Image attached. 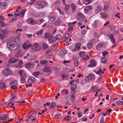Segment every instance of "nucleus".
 Returning a JSON list of instances; mask_svg holds the SVG:
<instances>
[{"mask_svg": "<svg viewBox=\"0 0 123 123\" xmlns=\"http://www.w3.org/2000/svg\"><path fill=\"white\" fill-rule=\"evenodd\" d=\"M7 45L8 49L11 51L19 48V46L17 44V42L15 41H9L7 43Z\"/></svg>", "mask_w": 123, "mask_h": 123, "instance_id": "1", "label": "nucleus"}, {"mask_svg": "<svg viewBox=\"0 0 123 123\" xmlns=\"http://www.w3.org/2000/svg\"><path fill=\"white\" fill-rule=\"evenodd\" d=\"M34 5L37 8L40 9L47 6L48 4L44 1H38L35 3Z\"/></svg>", "mask_w": 123, "mask_h": 123, "instance_id": "2", "label": "nucleus"}, {"mask_svg": "<svg viewBox=\"0 0 123 123\" xmlns=\"http://www.w3.org/2000/svg\"><path fill=\"white\" fill-rule=\"evenodd\" d=\"M7 36L6 31L3 29H0V40H3Z\"/></svg>", "mask_w": 123, "mask_h": 123, "instance_id": "3", "label": "nucleus"}, {"mask_svg": "<svg viewBox=\"0 0 123 123\" xmlns=\"http://www.w3.org/2000/svg\"><path fill=\"white\" fill-rule=\"evenodd\" d=\"M95 78V75L94 74H90L86 77L85 79L87 82H89L91 80H94Z\"/></svg>", "mask_w": 123, "mask_h": 123, "instance_id": "4", "label": "nucleus"}, {"mask_svg": "<svg viewBox=\"0 0 123 123\" xmlns=\"http://www.w3.org/2000/svg\"><path fill=\"white\" fill-rule=\"evenodd\" d=\"M10 85L11 86V88L14 90L17 89V86L18 85V82L17 80H15L11 82L10 84Z\"/></svg>", "mask_w": 123, "mask_h": 123, "instance_id": "5", "label": "nucleus"}, {"mask_svg": "<svg viewBox=\"0 0 123 123\" xmlns=\"http://www.w3.org/2000/svg\"><path fill=\"white\" fill-rule=\"evenodd\" d=\"M2 74L5 76H8L12 73V71L9 69H6L3 70L2 72Z\"/></svg>", "mask_w": 123, "mask_h": 123, "instance_id": "6", "label": "nucleus"}, {"mask_svg": "<svg viewBox=\"0 0 123 123\" xmlns=\"http://www.w3.org/2000/svg\"><path fill=\"white\" fill-rule=\"evenodd\" d=\"M8 115L5 114L3 115L2 114H0V122H3L8 119Z\"/></svg>", "mask_w": 123, "mask_h": 123, "instance_id": "7", "label": "nucleus"}, {"mask_svg": "<svg viewBox=\"0 0 123 123\" xmlns=\"http://www.w3.org/2000/svg\"><path fill=\"white\" fill-rule=\"evenodd\" d=\"M31 48L35 51H39L41 49V47L37 44H33L31 47Z\"/></svg>", "mask_w": 123, "mask_h": 123, "instance_id": "8", "label": "nucleus"}, {"mask_svg": "<svg viewBox=\"0 0 123 123\" xmlns=\"http://www.w3.org/2000/svg\"><path fill=\"white\" fill-rule=\"evenodd\" d=\"M27 22L29 24H31L32 25H34L37 23V22L36 20L33 21V18L30 17L28 18L27 20Z\"/></svg>", "mask_w": 123, "mask_h": 123, "instance_id": "9", "label": "nucleus"}, {"mask_svg": "<svg viewBox=\"0 0 123 123\" xmlns=\"http://www.w3.org/2000/svg\"><path fill=\"white\" fill-rule=\"evenodd\" d=\"M101 24V22L100 20H96L94 21L92 25V27L94 28H96L97 26H99Z\"/></svg>", "mask_w": 123, "mask_h": 123, "instance_id": "10", "label": "nucleus"}, {"mask_svg": "<svg viewBox=\"0 0 123 123\" xmlns=\"http://www.w3.org/2000/svg\"><path fill=\"white\" fill-rule=\"evenodd\" d=\"M66 53L65 49L63 48L59 51L58 54L61 57H64L65 55L66 54Z\"/></svg>", "mask_w": 123, "mask_h": 123, "instance_id": "11", "label": "nucleus"}, {"mask_svg": "<svg viewBox=\"0 0 123 123\" xmlns=\"http://www.w3.org/2000/svg\"><path fill=\"white\" fill-rule=\"evenodd\" d=\"M90 64L88 65L87 66L88 67H93L96 65V63L95 60L94 59H92L90 61Z\"/></svg>", "mask_w": 123, "mask_h": 123, "instance_id": "12", "label": "nucleus"}, {"mask_svg": "<svg viewBox=\"0 0 123 123\" xmlns=\"http://www.w3.org/2000/svg\"><path fill=\"white\" fill-rule=\"evenodd\" d=\"M24 54V52L22 50H20L18 51V53L15 55V57H20L22 56Z\"/></svg>", "mask_w": 123, "mask_h": 123, "instance_id": "13", "label": "nucleus"}, {"mask_svg": "<svg viewBox=\"0 0 123 123\" xmlns=\"http://www.w3.org/2000/svg\"><path fill=\"white\" fill-rule=\"evenodd\" d=\"M36 80V78L32 76H31L29 77L28 80V82L29 84H31L35 81Z\"/></svg>", "mask_w": 123, "mask_h": 123, "instance_id": "14", "label": "nucleus"}, {"mask_svg": "<svg viewBox=\"0 0 123 123\" xmlns=\"http://www.w3.org/2000/svg\"><path fill=\"white\" fill-rule=\"evenodd\" d=\"M11 96L12 97L11 99H9L8 100L9 104H11V102H13L16 99L15 95L14 94H11Z\"/></svg>", "mask_w": 123, "mask_h": 123, "instance_id": "15", "label": "nucleus"}, {"mask_svg": "<svg viewBox=\"0 0 123 123\" xmlns=\"http://www.w3.org/2000/svg\"><path fill=\"white\" fill-rule=\"evenodd\" d=\"M18 60V59L13 58L9 59L8 62L10 64H12L16 62Z\"/></svg>", "mask_w": 123, "mask_h": 123, "instance_id": "16", "label": "nucleus"}, {"mask_svg": "<svg viewBox=\"0 0 123 123\" xmlns=\"http://www.w3.org/2000/svg\"><path fill=\"white\" fill-rule=\"evenodd\" d=\"M104 47V44L103 43H99L96 46V48L98 50H99L101 48Z\"/></svg>", "mask_w": 123, "mask_h": 123, "instance_id": "17", "label": "nucleus"}, {"mask_svg": "<svg viewBox=\"0 0 123 123\" xmlns=\"http://www.w3.org/2000/svg\"><path fill=\"white\" fill-rule=\"evenodd\" d=\"M78 19L80 21H82L85 18V17L84 15L81 13L79 12L78 13Z\"/></svg>", "mask_w": 123, "mask_h": 123, "instance_id": "18", "label": "nucleus"}, {"mask_svg": "<svg viewBox=\"0 0 123 123\" xmlns=\"http://www.w3.org/2000/svg\"><path fill=\"white\" fill-rule=\"evenodd\" d=\"M34 64L33 63H28L25 65V67L27 68L30 69L34 66Z\"/></svg>", "mask_w": 123, "mask_h": 123, "instance_id": "19", "label": "nucleus"}, {"mask_svg": "<svg viewBox=\"0 0 123 123\" xmlns=\"http://www.w3.org/2000/svg\"><path fill=\"white\" fill-rule=\"evenodd\" d=\"M46 14L45 13L43 12H39L37 14V17L40 18L45 16Z\"/></svg>", "mask_w": 123, "mask_h": 123, "instance_id": "20", "label": "nucleus"}, {"mask_svg": "<svg viewBox=\"0 0 123 123\" xmlns=\"http://www.w3.org/2000/svg\"><path fill=\"white\" fill-rule=\"evenodd\" d=\"M0 7L2 9H6L7 8V6L5 2L3 3H0Z\"/></svg>", "mask_w": 123, "mask_h": 123, "instance_id": "21", "label": "nucleus"}, {"mask_svg": "<svg viewBox=\"0 0 123 123\" xmlns=\"http://www.w3.org/2000/svg\"><path fill=\"white\" fill-rule=\"evenodd\" d=\"M92 8V6H89L86 7L84 9V12L86 13L87 12V11H89Z\"/></svg>", "mask_w": 123, "mask_h": 123, "instance_id": "22", "label": "nucleus"}, {"mask_svg": "<svg viewBox=\"0 0 123 123\" xmlns=\"http://www.w3.org/2000/svg\"><path fill=\"white\" fill-rule=\"evenodd\" d=\"M71 6L72 10L71 12L72 13H74L75 12L76 10V6L73 3H72L71 4Z\"/></svg>", "mask_w": 123, "mask_h": 123, "instance_id": "23", "label": "nucleus"}, {"mask_svg": "<svg viewBox=\"0 0 123 123\" xmlns=\"http://www.w3.org/2000/svg\"><path fill=\"white\" fill-rule=\"evenodd\" d=\"M19 74L22 77H24L26 75L25 71L23 70H20L18 72Z\"/></svg>", "mask_w": 123, "mask_h": 123, "instance_id": "24", "label": "nucleus"}, {"mask_svg": "<svg viewBox=\"0 0 123 123\" xmlns=\"http://www.w3.org/2000/svg\"><path fill=\"white\" fill-rule=\"evenodd\" d=\"M25 11V10H22L19 13H18V16L21 17H23L24 15Z\"/></svg>", "mask_w": 123, "mask_h": 123, "instance_id": "25", "label": "nucleus"}, {"mask_svg": "<svg viewBox=\"0 0 123 123\" xmlns=\"http://www.w3.org/2000/svg\"><path fill=\"white\" fill-rule=\"evenodd\" d=\"M93 0H83L84 4L86 5L89 4L91 3L92 2Z\"/></svg>", "mask_w": 123, "mask_h": 123, "instance_id": "26", "label": "nucleus"}, {"mask_svg": "<svg viewBox=\"0 0 123 123\" xmlns=\"http://www.w3.org/2000/svg\"><path fill=\"white\" fill-rule=\"evenodd\" d=\"M70 97V100L71 102L73 103L75 101V96L73 95H70L69 96Z\"/></svg>", "mask_w": 123, "mask_h": 123, "instance_id": "27", "label": "nucleus"}, {"mask_svg": "<svg viewBox=\"0 0 123 123\" xmlns=\"http://www.w3.org/2000/svg\"><path fill=\"white\" fill-rule=\"evenodd\" d=\"M55 41V38L52 37H50L49 39V42L50 43H53Z\"/></svg>", "mask_w": 123, "mask_h": 123, "instance_id": "28", "label": "nucleus"}, {"mask_svg": "<svg viewBox=\"0 0 123 123\" xmlns=\"http://www.w3.org/2000/svg\"><path fill=\"white\" fill-rule=\"evenodd\" d=\"M48 19L50 22H53L55 19V17L52 16H48Z\"/></svg>", "mask_w": 123, "mask_h": 123, "instance_id": "29", "label": "nucleus"}, {"mask_svg": "<svg viewBox=\"0 0 123 123\" xmlns=\"http://www.w3.org/2000/svg\"><path fill=\"white\" fill-rule=\"evenodd\" d=\"M98 89V87L97 86H93L91 87V90L93 92H95L97 91Z\"/></svg>", "mask_w": 123, "mask_h": 123, "instance_id": "30", "label": "nucleus"}, {"mask_svg": "<svg viewBox=\"0 0 123 123\" xmlns=\"http://www.w3.org/2000/svg\"><path fill=\"white\" fill-rule=\"evenodd\" d=\"M77 87V85L75 84H74L71 86L70 89L71 90H75L76 88Z\"/></svg>", "mask_w": 123, "mask_h": 123, "instance_id": "31", "label": "nucleus"}, {"mask_svg": "<svg viewBox=\"0 0 123 123\" xmlns=\"http://www.w3.org/2000/svg\"><path fill=\"white\" fill-rule=\"evenodd\" d=\"M48 45L45 43H43L42 45V48L43 50L46 49L48 47Z\"/></svg>", "mask_w": 123, "mask_h": 123, "instance_id": "32", "label": "nucleus"}, {"mask_svg": "<svg viewBox=\"0 0 123 123\" xmlns=\"http://www.w3.org/2000/svg\"><path fill=\"white\" fill-rule=\"evenodd\" d=\"M80 44L79 43H76L75 44V48L77 50H79L80 48Z\"/></svg>", "mask_w": 123, "mask_h": 123, "instance_id": "33", "label": "nucleus"}, {"mask_svg": "<svg viewBox=\"0 0 123 123\" xmlns=\"http://www.w3.org/2000/svg\"><path fill=\"white\" fill-rule=\"evenodd\" d=\"M96 73L97 74H98L99 75L101 74L104 73V72L102 71L101 69H99L96 72Z\"/></svg>", "mask_w": 123, "mask_h": 123, "instance_id": "34", "label": "nucleus"}, {"mask_svg": "<svg viewBox=\"0 0 123 123\" xmlns=\"http://www.w3.org/2000/svg\"><path fill=\"white\" fill-rule=\"evenodd\" d=\"M87 47L89 49H91L92 47V44L91 42H89L87 44Z\"/></svg>", "mask_w": 123, "mask_h": 123, "instance_id": "35", "label": "nucleus"}, {"mask_svg": "<svg viewBox=\"0 0 123 123\" xmlns=\"http://www.w3.org/2000/svg\"><path fill=\"white\" fill-rule=\"evenodd\" d=\"M100 15L101 17L103 18H106L108 17L107 15L104 13H100Z\"/></svg>", "mask_w": 123, "mask_h": 123, "instance_id": "36", "label": "nucleus"}, {"mask_svg": "<svg viewBox=\"0 0 123 123\" xmlns=\"http://www.w3.org/2000/svg\"><path fill=\"white\" fill-rule=\"evenodd\" d=\"M28 42L27 41L25 42L22 45L23 48L25 49H27V45L28 44Z\"/></svg>", "mask_w": 123, "mask_h": 123, "instance_id": "37", "label": "nucleus"}, {"mask_svg": "<svg viewBox=\"0 0 123 123\" xmlns=\"http://www.w3.org/2000/svg\"><path fill=\"white\" fill-rule=\"evenodd\" d=\"M62 94H68V91L66 89H63L61 91Z\"/></svg>", "mask_w": 123, "mask_h": 123, "instance_id": "38", "label": "nucleus"}, {"mask_svg": "<svg viewBox=\"0 0 123 123\" xmlns=\"http://www.w3.org/2000/svg\"><path fill=\"white\" fill-rule=\"evenodd\" d=\"M101 7L100 6H99L95 10V11L96 13H98L101 11Z\"/></svg>", "mask_w": 123, "mask_h": 123, "instance_id": "39", "label": "nucleus"}, {"mask_svg": "<svg viewBox=\"0 0 123 123\" xmlns=\"http://www.w3.org/2000/svg\"><path fill=\"white\" fill-rule=\"evenodd\" d=\"M54 24L56 25H58L61 24V21L59 19H57L55 22Z\"/></svg>", "mask_w": 123, "mask_h": 123, "instance_id": "40", "label": "nucleus"}, {"mask_svg": "<svg viewBox=\"0 0 123 123\" xmlns=\"http://www.w3.org/2000/svg\"><path fill=\"white\" fill-rule=\"evenodd\" d=\"M101 62L102 63H104L107 60V59L105 57H102L101 58Z\"/></svg>", "mask_w": 123, "mask_h": 123, "instance_id": "41", "label": "nucleus"}, {"mask_svg": "<svg viewBox=\"0 0 123 123\" xmlns=\"http://www.w3.org/2000/svg\"><path fill=\"white\" fill-rule=\"evenodd\" d=\"M27 59L28 60H31L32 59V56L31 55H30L29 54H27Z\"/></svg>", "mask_w": 123, "mask_h": 123, "instance_id": "42", "label": "nucleus"}, {"mask_svg": "<svg viewBox=\"0 0 123 123\" xmlns=\"http://www.w3.org/2000/svg\"><path fill=\"white\" fill-rule=\"evenodd\" d=\"M55 37L56 39L59 40L62 38V36L60 34H57L56 35Z\"/></svg>", "mask_w": 123, "mask_h": 123, "instance_id": "43", "label": "nucleus"}, {"mask_svg": "<svg viewBox=\"0 0 123 123\" xmlns=\"http://www.w3.org/2000/svg\"><path fill=\"white\" fill-rule=\"evenodd\" d=\"M43 71L44 72H49L50 73L51 71L49 68H47L43 70Z\"/></svg>", "mask_w": 123, "mask_h": 123, "instance_id": "44", "label": "nucleus"}, {"mask_svg": "<svg viewBox=\"0 0 123 123\" xmlns=\"http://www.w3.org/2000/svg\"><path fill=\"white\" fill-rule=\"evenodd\" d=\"M116 104L120 106L123 104V102L122 101H118L116 102Z\"/></svg>", "mask_w": 123, "mask_h": 123, "instance_id": "45", "label": "nucleus"}, {"mask_svg": "<svg viewBox=\"0 0 123 123\" xmlns=\"http://www.w3.org/2000/svg\"><path fill=\"white\" fill-rule=\"evenodd\" d=\"M40 73L39 72H34L33 73V74L34 76L36 77H37L39 74Z\"/></svg>", "mask_w": 123, "mask_h": 123, "instance_id": "46", "label": "nucleus"}, {"mask_svg": "<svg viewBox=\"0 0 123 123\" xmlns=\"http://www.w3.org/2000/svg\"><path fill=\"white\" fill-rule=\"evenodd\" d=\"M85 54L86 53L83 51H81L79 53V55L81 57H83L85 56Z\"/></svg>", "mask_w": 123, "mask_h": 123, "instance_id": "47", "label": "nucleus"}, {"mask_svg": "<svg viewBox=\"0 0 123 123\" xmlns=\"http://www.w3.org/2000/svg\"><path fill=\"white\" fill-rule=\"evenodd\" d=\"M56 103L54 102H52L50 104V106L49 108H51L53 106H55L56 105Z\"/></svg>", "mask_w": 123, "mask_h": 123, "instance_id": "48", "label": "nucleus"}, {"mask_svg": "<svg viewBox=\"0 0 123 123\" xmlns=\"http://www.w3.org/2000/svg\"><path fill=\"white\" fill-rule=\"evenodd\" d=\"M47 62L45 60H43L41 61L40 62V63L42 65H45L47 63Z\"/></svg>", "mask_w": 123, "mask_h": 123, "instance_id": "49", "label": "nucleus"}, {"mask_svg": "<svg viewBox=\"0 0 123 123\" xmlns=\"http://www.w3.org/2000/svg\"><path fill=\"white\" fill-rule=\"evenodd\" d=\"M56 45V44H55L52 46L51 48V50L52 51H54L56 49L55 47Z\"/></svg>", "mask_w": 123, "mask_h": 123, "instance_id": "50", "label": "nucleus"}, {"mask_svg": "<svg viewBox=\"0 0 123 123\" xmlns=\"http://www.w3.org/2000/svg\"><path fill=\"white\" fill-rule=\"evenodd\" d=\"M50 36V35L49 34L45 33L44 34V37L45 38H48Z\"/></svg>", "mask_w": 123, "mask_h": 123, "instance_id": "51", "label": "nucleus"}, {"mask_svg": "<svg viewBox=\"0 0 123 123\" xmlns=\"http://www.w3.org/2000/svg\"><path fill=\"white\" fill-rule=\"evenodd\" d=\"M68 77L66 75H64L62 76V78L63 80H65L67 79Z\"/></svg>", "mask_w": 123, "mask_h": 123, "instance_id": "52", "label": "nucleus"}, {"mask_svg": "<svg viewBox=\"0 0 123 123\" xmlns=\"http://www.w3.org/2000/svg\"><path fill=\"white\" fill-rule=\"evenodd\" d=\"M43 33V30H39V31L37 32L36 34L37 35H39L42 34Z\"/></svg>", "mask_w": 123, "mask_h": 123, "instance_id": "53", "label": "nucleus"}, {"mask_svg": "<svg viewBox=\"0 0 123 123\" xmlns=\"http://www.w3.org/2000/svg\"><path fill=\"white\" fill-rule=\"evenodd\" d=\"M70 8V6L69 5H67L65 7V10L66 11H67L69 10Z\"/></svg>", "mask_w": 123, "mask_h": 123, "instance_id": "54", "label": "nucleus"}, {"mask_svg": "<svg viewBox=\"0 0 123 123\" xmlns=\"http://www.w3.org/2000/svg\"><path fill=\"white\" fill-rule=\"evenodd\" d=\"M104 118L102 117H101L100 119V123H104Z\"/></svg>", "mask_w": 123, "mask_h": 123, "instance_id": "55", "label": "nucleus"}, {"mask_svg": "<svg viewBox=\"0 0 123 123\" xmlns=\"http://www.w3.org/2000/svg\"><path fill=\"white\" fill-rule=\"evenodd\" d=\"M5 22L3 21H0V26H3L5 24Z\"/></svg>", "mask_w": 123, "mask_h": 123, "instance_id": "56", "label": "nucleus"}, {"mask_svg": "<svg viewBox=\"0 0 123 123\" xmlns=\"http://www.w3.org/2000/svg\"><path fill=\"white\" fill-rule=\"evenodd\" d=\"M61 117V115L59 114H57L55 115V118L56 119H58L60 118Z\"/></svg>", "mask_w": 123, "mask_h": 123, "instance_id": "57", "label": "nucleus"}, {"mask_svg": "<svg viewBox=\"0 0 123 123\" xmlns=\"http://www.w3.org/2000/svg\"><path fill=\"white\" fill-rule=\"evenodd\" d=\"M89 58V57L87 55L86 56V57L84 58H82V60H83L85 61H86L87 59H88Z\"/></svg>", "mask_w": 123, "mask_h": 123, "instance_id": "58", "label": "nucleus"}, {"mask_svg": "<svg viewBox=\"0 0 123 123\" xmlns=\"http://www.w3.org/2000/svg\"><path fill=\"white\" fill-rule=\"evenodd\" d=\"M77 21H76L72 22L69 23H68V25H73L76 24L77 23Z\"/></svg>", "mask_w": 123, "mask_h": 123, "instance_id": "59", "label": "nucleus"}, {"mask_svg": "<svg viewBox=\"0 0 123 123\" xmlns=\"http://www.w3.org/2000/svg\"><path fill=\"white\" fill-rule=\"evenodd\" d=\"M21 82L22 83H24L25 82V79L23 77H21Z\"/></svg>", "mask_w": 123, "mask_h": 123, "instance_id": "60", "label": "nucleus"}, {"mask_svg": "<svg viewBox=\"0 0 123 123\" xmlns=\"http://www.w3.org/2000/svg\"><path fill=\"white\" fill-rule=\"evenodd\" d=\"M82 115V113L81 112H79L78 113V115L79 117H81Z\"/></svg>", "mask_w": 123, "mask_h": 123, "instance_id": "61", "label": "nucleus"}, {"mask_svg": "<svg viewBox=\"0 0 123 123\" xmlns=\"http://www.w3.org/2000/svg\"><path fill=\"white\" fill-rule=\"evenodd\" d=\"M66 120L67 121H70L71 120V117L69 116H67L66 117Z\"/></svg>", "mask_w": 123, "mask_h": 123, "instance_id": "62", "label": "nucleus"}, {"mask_svg": "<svg viewBox=\"0 0 123 123\" xmlns=\"http://www.w3.org/2000/svg\"><path fill=\"white\" fill-rule=\"evenodd\" d=\"M13 120V119H10V120H9L8 119H8L5 122V123H10L11 122H12Z\"/></svg>", "mask_w": 123, "mask_h": 123, "instance_id": "63", "label": "nucleus"}, {"mask_svg": "<svg viewBox=\"0 0 123 123\" xmlns=\"http://www.w3.org/2000/svg\"><path fill=\"white\" fill-rule=\"evenodd\" d=\"M120 15L119 13H117L115 15V17L116 18H120V17L119 16Z\"/></svg>", "mask_w": 123, "mask_h": 123, "instance_id": "64", "label": "nucleus"}]
</instances>
